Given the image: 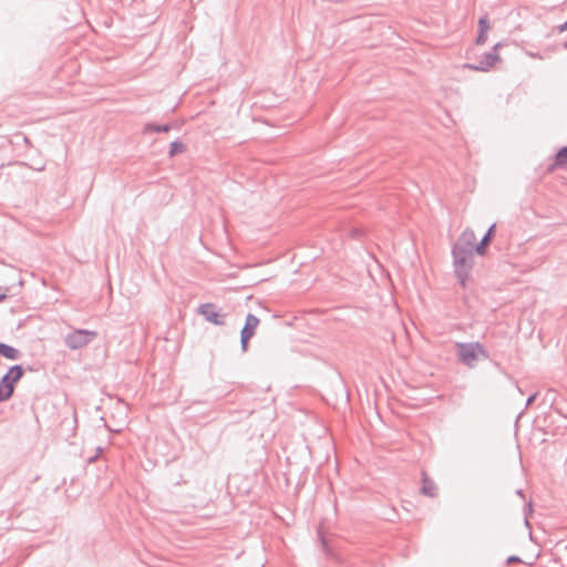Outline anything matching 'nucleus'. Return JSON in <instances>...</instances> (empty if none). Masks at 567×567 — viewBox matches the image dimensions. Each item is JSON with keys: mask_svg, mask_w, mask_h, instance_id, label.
I'll use <instances>...</instances> for the list:
<instances>
[{"mask_svg": "<svg viewBox=\"0 0 567 567\" xmlns=\"http://www.w3.org/2000/svg\"><path fill=\"white\" fill-rule=\"evenodd\" d=\"M317 534H318V538L320 540L322 550L326 553V555H331V549L329 547L328 539L326 538V536L323 534L321 525H319V527L317 529Z\"/></svg>", "mask_w": 567, "mask_h": 567, "instance_id": "15", "label": "nucleus"}, {"mask_svg": "<svg viewBox=\"0 0 567 567\" xmlns=\"http://www.w3.org/2000/svg\"><path fill=\"white\" fill-rule=\"evenodd\" d=\"M499 60V55L495 52H486L477 64H465L470 70L487 72Z\"/></svg>", "mask_w": 567, "mask_h": 567, "instance_id": "6", "label": "nucleus"}, {"mask_svg": "<svg viewBox=\"0 0 567 567\" xmlns=\"http://www.w3.org/2000/svg\"><path fill=\"white\" fill-rule=\"evenodd\" d=\"M259 105L258 101H254L250 105L251 109L257 107Z\"/></svg>", "mask_w": 567, "mask_h": 567, "instance_id": "26", "label": "nucleus"}, {"mask_svg": "<svg viewBox=\"0 0 567 567\" xmlns=\"http://www.w3.org/2000/svg\"><path fill=\"white\" fill-rule=\"evenodd\" d=\"M489 30V22L487 16H483L478 20V33L475 40L477 45H483L487 40V32Z\"/></svg>", "mask_w": 567, "mask_h": 567, "instance_id": "11", "label": "nucleus"}, {"mask_svg": "<svg viewBox=\"0 0 567 567\" xmlns=\"http://www.w3.org/2000/svg\"><path fill=\"white\" fill-rule=\"evenodd\" d=\"M0 355L9 360H19L21 358V352L12 346L0 342Z\"/></svg>", "mask_w": 567, "mask_h": 567, "instance_id": "12", "label": "nucleus"}, {"mask_svg": "<svg viewBox=\"0 0 567 567\" xmlns=\"http://www.w3.org/2000/svg\"><path fill=\"white\" fill-rule=\"evenodd\" d=\"M566 30H567V20L561 25H559L560 32L566 31Z\"/></svg>", "mask_w": 567, "mask_h": 567, "instance_id": "23", "label": "nucleus"}, {"mask_svg": "<svg viewBox=\"0 0 567 567\" xmlns=\"http://www.w3.org/2000/svg\"><path fill=\"white\" fill-rule=\"evenodd\" d=\"M198 312L205 318L206 321L212 322L214 324L220 326L224 324V315H221L216 305L214 303H204L198 308Z\"/></svg>", "mask_w": 567, "mask_h": 567, "instance_id": "5", "label": "nucleus"}, {"mask_svg": "<svg viewBox=\"0 0 567 567\" xmlns=\"http://www.w3.org/2000/svg\"><path fill=\"white\" fill-rule=\"evenodd\" d=\"M6 299H7V295L6 293H0V302H2Z\"/></svg>", "mask_w": 567, "mask_h": 567, "instance_id": "25", "label": "nucleus"}, {"mask_svg": "<svg viewBox=\"0 0 567 567\" xmlns=\"http://www.w3.org/2000/svg\"><path fill=\"white\" fill-rule=\"evenodd\" d=\"M272 277H274V274H271V272H266V274L255 272V274H250V286L258 285L260 282L267 281V280H269Z\"/></svg>", "mask_w": 567, "mask_h": 567, "instance_id": "14", "label": "nucleus"}, {"mask_svg": "<svg viewBox=\"0 0 567 567\" xmlns=\"http://www.w3.org/2000/svg\"><path fill=\"white\" fill-rule=\"evenodd\" d=\"M257 567H262V563H261V560H259V561L257 563Z\"/></svg>", "mask_w": 567, "mask_h": 567, "instance_id": "30", "label": "nucleus"}, {"mask_svg": "<svg viewBox=\"0 0 567 567\" xmlns=\"http://www.w3.org/2000/svg\"><path fill=\"white\" fill-rule=\"evenodd\" d=\"M564 49L567 50V41L563 44Z\"/></svg>", "mask_w": 567, "mask_h": 567, "instance_id": "33", "label": "nucleus"}, {"mask_svg": "<svg viewBox=\"0 0 567 567\" xmlns=\"http://www.w3.org/2000/svg\"><path fill=\"white\" fill-rule=\"evenodd\" d=\"M102 452H103V449L99 446V447L96 449V454H95L94 456L90 457V458H89V462H90V463L95 462V461L97 460L99 455H100Z\"/></svg>", "mask_w": 567, "mask_h": 567, "instance_id": "22", "label": "nucleus"}, {"mask_svg": "<svg viewBox=\"0 0 567 567\" xmlns=\"http://www.w3.org/2000/svg\"><path fill=\"white\" fill-rule=\"evenodd\" d=\"M259 454H260L259 460H258L259 461V466L262 467L264 462L267 461V453L264 450H261L259 452Z\"/></svg>", "mask_w": 567, "mask_h": 567, "instance_id": "21", "label": "nucleus"}, {"mask_svg": "<svg viewBox=\"0 0 567 567\" xmlns=\"http://www.w3.org/2000/svg\"><path fill=\"white\" fill-rule=\"evenodd\" d=\"M420 492L424 496H427L431 498H434L437 496V486H436L435 482L432 478H430L424 471L422 472V486H421Z\"/></svg>", "mask_w": 567, "mask_h": 567, "instance_id": "10", "label": "nucleus"}, {"mask_svg": "<svg viewBox=\"0 0 567 567\" xmlns=\"http://www.w3.org/2000/svg\"><path fill=\"white\" fill-rule=\"evenodd\" d=\"M473 254L474 252L464 249L461 246L452 247L454 275L463 288L466 287V282L471 278L474 264Z\"/></svg>", "mask_w": 567, "mask_h": 567, "instance_id": "1", "label": "nucleus"}, {"mask_svg": "<svg viewBox=\"0 0 567 567\" xmlns=\"http://www.w3.org/2000/svg\"><path fill=\"white\" fill-rule=\"evenodd\" d=\"M96 337V331L76 329L65 336L64 343L71 350H79L91 343Z\"/></svg>", "mask_w": 567, "mask_h": 567, "instance_id": "4", "label": "nucleus"}, {"mask_svg": "<svg viewBox=\"0 0 567 567\" xmlns=\"http://www.w3.org/2000/svg\"><path fill=\"white\" fill-rule=\"evenodd\" d=\"M476 236L472 229H465L453 246H461L472 252H476Z\"/></svg>", "mask_w": 567, "mask_h": 567, "instance_id": "7", "label": "nucleus"}, {"mask_svg": "<svg viewBox=\"0 0 567 567\" xmlns=\"http://www.w3.org/2000/svg\"><path fill=\"white\" fill-rule=\"evenodd\" d=\"M496 225L493 224L488 227L481 241L476 245V254L478 256H484L487 251V247L492 243L495 235Z\"/></svg>", "mask_w": 567, "mask_h": 567, "instance_id": "8", "label": "nucleus"}, {"mask_svg": "<svg viewBox=\"0 0 567 567\" xmlns=\"http://www.w3.org/2000/svg\"><path fill=\"white\" fill-rule=\"evenodd\" d=\"M516 563H522L520 557H518L516 555H512V556L507 557V559H506V564H508V565L516 564Z\"/></svg>", "mask_w": 567, "mask_h": 567, "instance_id": "19", "label": "nucleus"}, {"mask_svg": "<svg viewBox=\"0 0 567 567\" xmlns=\"http://www.w3.org/2000/svg\"><path fill=\"white\" fill-rule=\"evenodd\" d=\"M526 508L528 509V512H532V503H528Z\"/></svg>", "mask_w": 567, "mask_h": 567, "instance_id": "27", "label": "nucleus"}, {"mask_svg": "<svg viewBox=\"0 0 567 567\" xmlns=\"http://www.w3.org/2000/svg\"><path fill=\"white\" fill-rule=\"evenodd\" d=\"M24 375V369L20 364L12 365L0 380V402L12 398L16 384Z\"/></svg>", "mask_w": 567, "mask_h": 567, "instance_id": "3", "label": "nucleus"}, {"mask_svg": "<svg viewBox=\"0 0 567 567\" xmlns=\"http://www.w3.org/2000/svg\"><path fill=\"white\" fill-rule=\"evenodd\" d=\"M251 120H252V122H255V123L257 122V118L255 117V115H251Z\"/></svg>", "mask_w": 567, "mask_h": 567, "instance_id": "31", "label": "nucleus"}, {"mask_svg": "<svg viewBox=\"0 0 567 567\" xmlns=\"http://www.w3.org/2000/svg\"><path fill=\"white\" fill-rule=\"evenodd\" d=\"M501 45H502L501 43H496V44L493 47V49H492V51H491V52H495V53H496V51L501 48Z\"/></svg>", "mask_w": 567, "mask_h": 567, "instance_id": "24", "label": "nucleus"}, {"mask_svg": "<svg viewBox=\"0 0 567 567\" xmlns=\"http://www.w3.org/2000/svg\"><path fill=\"white\" fill-rule=\"evenodd\" d=\"M185 148L186 147H185V145L182 142L174 141L169 145L168 155H169V157H173V156H175L178 153H183L185 151Z\"/></svg>", "mask_w": 567, "mask_h": 567, "instance_id": "16", "label": "nucleus"}, {"mask_svg": "<svg viewBox=\"0 0 567 567\" xmlns=\"http://www.w3.org/2000/svg\"><path fill=\"white\" fill-rule=\"evenodd\" d=\"M516 493H517V495L524 496V494H523V491H522V489H518Z\"/></svg>", "mask_w": 567, "mask_h": 567, "instance_id": "28", "label": "nucleus"}, {"mask_svg": "<svg viewBox=\"0 0 567 567\" xmlns=\"http://www.w3.org/2000/svg\"><path fill=\"white\" fill-rule=\"evenodd\" d=\"M258 266H259V265H252V264H250V265H249V268H250V269H252V268H256V267H258Z\"/></svg>", "mask_w": 567, "mask_h": 567, "instance_id": "29", "label": "nucleus"}, {"mask_svg": "<svg viewBox=\"0 0 567 567\" xmlns=\"http://www.w3.org/2000/svg\"><path fill=\"white\" fill-rule=\"evenodd\" d=\"M536 398H537V393H533V394H530V395L527 398V400H526V404H525V406H526V408L530 406V405L535 402Z\"/></svg>", "mask_w": 567, "mask_h": 567, "instance_id": "20", "label": "nucleus"}, {"mask_svg": "<svg viewBox=\"0 0 567 567\" xmlns=\"http://www.w3.org/2000/svg\"><path fill=\"white\" fill-rule=\"evenodd\" d=\"M567 166V145L560 147L554 157V162L548 165L547 173H553L557 168H563Z\"/></svg>", "mask_w": 567, "mask_h": 567, "instance_id": "9", "label": "nucleus"}, {"mask_svg": "<svg viewBox=\"0 0 567 567\" xmlns=\"http://www.w3.org/2000/svg\"><path fill=\"white\" fill-rule=\"evenodd\" d=\"M258 323H259V319L256 316L250 313V339L254 337L255 328L258 326Z\"/></svg>", "mask_w": 567, "mask_h": 567, "instance_id": "18", "label": "nucleus"}, {"mask_svg": "<svg viewBox=\"0 0 567 567\" xmlns=\"http://www.w3.org/2000/svg\"><path fill=\"white\" fill-rule=\"evenodd\" d=\"M172 128L171 124H155L147 123L144 126V133L155 132V133H167Z\"/></svg>", "mask_w": 567, "mask_h": 567, "instance_id": "13", "label": "nucleus"}, {"mask_svg": "<svg viewBox=\"0 0 567 567\" xmlns=\"http://www.w3.org/2000/svg\"><path fill=\"white\" fill-rule=\"evenodd\" d=\"M240 343L241 349L246 351L248 349V330H247V323H244V327L240 331Z\"/></svg>", "mask_w": 567, "mask_h": 567, "instance_id": "17", "label": "nucleus"}, {"mask_svg": "<svg viewBox=\"0 0 567 567\" xmlns=\"http://www.w3.org/2000/svg\"><path fill=\"white\" fill-rule=\"evenodd\" d=\"M456 357L457 361L468 368H474L480 359H488L489 354L484 346L478 342H457Z\"/></svg>", "mask_w": 567, "mask_h": 567, "instance_id": "2", "label": "nucleus"}, {"mask_svg": "<svg viewBox=\"0 0 567 567\" xmlns=\"http://www.w3.org/2000/svg\"><path fill=\"white\" fill-rule=\"evenodd\" d=\"M245 323H247V327L250 326V322H248V317L246 318Z\"/></svg>", "mask_w": 567, "mask_h": 567, "instance_id": "32", "label": "nucleus"}]
</instances>
